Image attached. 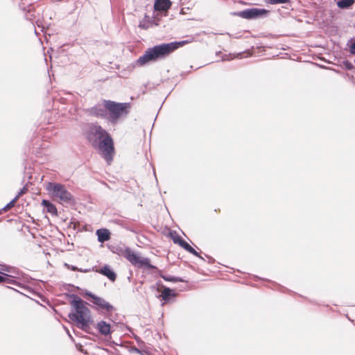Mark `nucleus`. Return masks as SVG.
<instances>
[{
    "label": "nucleus",
    "mask_w": 355,
    "mask_h": 355,
    "mask_svg": "<svg viewBox=\"0 0 355 355\" xmlns=\"http://www.w3.org/2000/svg\"><path fill=\"white\" fill-rule=\"evenodd\" d=\"M175 296L176 293L173 290L166 287L163 289L161 294L162 300L165 302H168L171 297H175Z\"/></svg>",
    "instance_id": "nucleus-16"
},
{
    "label": "nucleus",
    "mask_w": 355,
    "mask_h": 355,
    "mask_svg": "<svg viewBox=\"0 0 355 355\" xmlns=\"http://www.w3.org/2000/svg\"><path fill=\"white\" fill-rule=\"evenodd\" d=\"M106 101L107 100H103L101 103H97L88 109V114L91 116L107 119Z\"/></svg>",
    "instance_id": "nucleus-10"
},
{
    "label": "nucleus",
    "mask_w": 355,
    "mask_h": 355,
    "mask_svg": "<svg viewBox=\"0 0 355 355\" xmlns=\"http://www.w3.org/2000/svg\"><path fill=\"white\" fill-rule=\"evenodd\" d=\"M184 242H185V241L184 239H182L181 241L178 243V245L180 246H182V245H183Z\"/></svg>",
    "instance_id": "nucleus-32"
},
{
    "label": "nucleus",
    "mask_w": 355,
    "mask_h": 355,
    "mask_svg": "<svg viewBox=\"0 0 355 355\" xmlns=\"http://www.w3.org/2000/svg\"><path fill=\"white\" fill-rule=\"evenodd\" d=\"M17 198H14L10 202H8L5 207L2 208V209L0 211V213L3 211H6L12 207H14L15 202L17 201Z\"/></svg>",
    "instance_id": "nucleus-22"
},
{
    "label": "nucleus",
    "mask_w": 355,
    "mask_h": 355,
    "mask_svg": "<svg viewBox=\"0 0 355 355\" xmlns=\"http://www.w3.org/2000/svg\"><path fill=\"white\" fill-rule=\"evenodd\" d=\"M182 239V238L180 236H175L173 238V242L177 244H178L181 241Z\"/></svg>",
    "instance_id": "nucleus-28"
},
{
    "label": "nucleus",
    "mask_w": 355,
    "mask_h": 355,
    "mask_svg": "<svg viewBox=\"0 0 355 355\" xmlns=\"http://www.w3.org/2000/svg\"><path fill=\"white\" fill-rule=\"evenodd\" d=\"M42 205L46 207V211L52 215H57L55 206L47 200H42Z\"/></svg>",
    "instance_id": "nucleus-17"
},
{
    "label": "nucleus",
    "mask_w": 355,
    "mask_h": 355,
    "mask_svg": "<svg viewBox=\"0 0 355 355\" xmlns=\"http://www.w3.org/2000/svg\"><path fill=\"white\" fill-rule=\"evenodd\" d=\"M5 271H7L8 272L11 273L10 275H17L19 277H20V272L19 270H16L15 268H12L11 267L5 266L3 269Z\"/></svg>",
    "instance_id": "nucleus-21"
},
{
    "label": "nucleus",
    "mask_w": 355,
    "mask_h": 355,
    "mask_svg": "<svg viewBox=\"0 0 355 355\" xmlns=\"http://www.w3.org/2000/svg\"><path fill=\"white\" fill-rule=\"evenodd\" d=\"M86 295L91 297V302L94 305L97 310L106 311L107 313L112 312L114 310V306L103 298L95 295L89 292L87 293Z\"/></svg>",
    "instance_id": "nucleus-9"
},
{
    "label": "nucleus",
    "mask_w": 355,
    "mask_h": 355,
    "mask_svg": "<svg viewBox=\"0 0 355 355\" xmlns=\"http://www.w3.org/2000/svg\"><path fill=\"white\" fill-rule=\"evenodd\" d=\"M98 241L101 243L108 241L110 239V233L107 230L99 229L96 231Z\"/></svg>",
    "instance_id": "nucleus-15"
},
{
    "label": "nucleus",
    "mask_w": 355,
    "mask_h": 355,
    "mask_svg": "<svg viewBox=\"0 0 355 355\" xmlns=\"http://www.w3.org/2000/svg\"><path fill=\"white\" fill-rule=\"evenodd\" d=\"M27 187L26 186H24L23 188H21L19 191L18 192V193L17 194V196L15 197V198H17V200L23 194H24L26 191H27Z\"/></svg>",
    "instance_id": "nucleus-24"
},
{
    "label": "nucleus",
    "mask_w": 355,
    "mask_h": 355,
    "mask_svg": "<svg viewBox=\"0 0 355 355\" xmlns=\"http://www.w3.org/2000/svg\"><path fill=\"white\" fill-rule=\"evenodd\" d=\"M139 26L143 29H147L148 28V25L144 21H141Z\"/></svg>",
    "instance_id": "nucleus-27"
},
{
    "label": "nucleus",
    "mask_w": 355,
    "mask_h": 355,
    "mask_svg": "<svg viewBox=\"0 0 355 355\" xmlns=\"http://www.w3.org/2000/svg\"><path fill=\"white\" fill-rule=\"evenodd\" d=\"M96 148L101 151L102 156L108 164L112 161L114 148L113 139L109 133L98 142Z\"/></svg>",
    "instance_id": "nucleus-5"
},
{
    "label": "nucleus",
    "mask_w": 355,
    "mask_h": 355,
    "mask_svg": "<svg viewBox=\"0 0 355 355\" xmlns=\"http://www.w3.org/2000/svg\"><path fill=\"white\" fill-rule=\"evenodd\" d=\"M5 277V281L3 282H6L7 284H10L13 285H16L20 288H24V290H28V288L26 286H22V284L17 282L16 279H19V277L17 275H9L7 274H3Z\"/></svg>",
    "instance_id": "nucleus-14"
},
{
    "label": "nucleus",
    "mask_w": 355,
    "mask_h": 355,
    "mask_svg": "<svg viewBox=\"0 0 355 355\" xmlns=\"http://www.w3.org/2000/svg\"><path fill=\"white\" fill-rule=\"evenodd\" d=\"M87 303L80 297L73 295L71 301V311L68 314L69 318L76 323V326L85 331L91 334V324L93 320L91 316V311L86 306Z\"/></svg>",
    "instance_id": "nucleus-1"
},
{
    "label": "nucleus",
    "mask_w": 355,
    "mask_h": 355,
    "mask_svg": "<svg viewBox=\"0 0 355 355\" xmlns=\"http://www.w3.org/2000/svg\"><path fill=\"white\" fill-rule=\"evenodd\" d=\"M181 247L183 248L185 250L188 251L191 245L185 241Z\"/></svg>",
    "instance_id": "nucleus-30"
},
{
    "label": "nucleus",
    "mask_w": 355,
    "mask_h": 355,
    "mask_svg": "<svg viewBox=\"0 0 355 355\" xmlns=\"http://www.w3.org/2000/svg\"><path fill=\"white\" fill-rule=\"evenodd\" d=\"M64 266L69 268V269H71V270L73 271H80V272H88L90 271V269H82V268H77L76 266H71L69 264H67V263H65Z\"/></svg>",
    "instance_id": "nucleus-20"
},
{
    "label": "nucleus",
    "mask_w": 355,
    "mask_h": 355,
    "mask_svg": "<svg viewBox=\"0 0 355 355\" xmlns=\"http://www.w3.org/2000/svg\"><path fill=\"white\" fill-rule=\"evenodd\" d=\"M187 43V41H181L154 46L152 48L148 49L144 54L137 60L136 62L139 65H144L150 61L164 58Z\"/></svg>",
    "instance_id": "nucleus-2"
},
{
    "label": "nucleus",
    "mask_w": 355,
    "mask_h": 355,
    "mask_svg": "<svg viewBox=\"0 0 355 355\" xmlns=\"http://www.w3.org/2000/svg\"><path fill=\"white\" fill-rule=\"evenodd\" d=\"M98 272L107 277L112 282H114L116 280V275L108 265H105L101 267L99 269Z\"/></svg>",
    "instance_id": "nucleus-13"
},
{
    "label": "nucleus",
    "mask_w": 355,
    "mask_h": 355,
    "mask_svg": "<svg viewBox=\"0 0 355 355\" xmlns=\"http://www.w3.org/2000/svg\"><path fill=\"white\" fill-rule=\"evenodd\" d=\"M96 328L98 331L99 334L103 336L106 337L111 334L110 324L104 320L97 322Z\"/></svg>",
    "instance_id": "nucleus-11"
},
{
    "label": "nucleus",
    "mask_w": 355,
    "mask_h": 355,
    "mask_svg": "<svg viewBox=\"0 0 355 355\" xmlns=\"http://www.w3.org/2000/svg\"><path fill=\"white\" fill-rule=\"evenodd\" d=\"M162 277L167 282H184V280L180 277L170 276V275H162Z\"/></svg>",
    "instance_id": "nucleus-19"
},
{
    "label": "nucleus",
    "mask_w": 355,
    "mask_h": 355,
    "mask_svg": "<svg viewBox=\"0 0 355 355\" xmlns=\"http://www.w3.org/2000/svg\"><path fill=\"white\" fill-rule=\"evenodd\" d=\"M344 65H345V67L348 69V70H351L354 68V65L352 64V63H351L349 61H346L344 62Z\"/></svg>",
    "instance_id": "nucleus-25"
},
{
    "label": "nucleus",
    "mask_w": 355,
    "mask_h": 355,
    "mask_svg": "<svg viewBox=\"0 0 355 355\" xmlns=\"http://www.w3.org/2000/svg\"><path fill=\"white\" fill-rule=\"evenodd\" d=\"M107 109V121L112 125L116 124L121 117L126 116L130 110V103H117L113 101H106Z\"/></svg>",
    "instance_id": "nucleus-3"
},
{
    "label": "nucleus",
    "mask_w": 355,
    "mask_h": 355,
    "mask_svg": "<svg viewBox=\"0 0 355 355\" xmlns=\"http://www.w3.org/2000/svg\"><path fill=\"white\" fill-rule=\"evenodd\" d=\"M135 351H136L137 353H139V354L141 353V351L137 348H135Z\"/></svg>",
    "instance_id": "nucleus-33"
},
{
    "label": "nucleus",
    "mask_w": 355,
    "mask_h": 355,
    "mask_svg": "<svg viewBox=\"0 0 355 355\" xmlns=\"http://www.w3.org/2000/svg\"><path fill=\"white\" fill-rule=\"evenodd\" d=\"M107 133L108 132L101 125L92 123L89 125L86 132V138L94 148H96L98 142H99L105 135H107Z\"/></svg>",
    "instance_id": "nucleus-6"
},
{
    "label": "nucleus",
    "mask_w": 355,
    "mask_h": 355,
    "mask_svg": "<svg viewBox=\"0 0 355 355\" xmlns=\"http://www.w3.org/2000/svg\"><path fill=\"white\" fill-rule=\"evenodd\" d=\"M187 252H190L191 254H192L196 257H200L198 252L195 249H193L191 246L189 248V249L188 250Z\"/></svg>",
    "instance_id": "nucleus-26"
},
{
    "label": "nucleus",
    "mask_w": 355,
    "mask_h": 355,
    "mask_svg": "<svg viewBox=\"0 0 355 355\" xmlns=\"http://www.w3.org/2000/svg\"><path fill=\"white\" fill-rule=\"evenodd\" d=\"M171 6L170 0H156L154 3V9L157 11H166Z\"/></svg>",
    "instance_id": "nucleus-12"
},
{
    "label": "nucleus",
    "mask_w": 355,
    "mask_h": 355,
    "mask_svg": "<svg viewBox=\"0 0 355 355\" xmlns=\"http://www.w3.org/2000/svg\"><path fill=\"white\" fill-rule=\"evenodd\" d=\"M264 1L268 4L275 5L286 3L289 2V0H264Z\"/></svg>",
    "instance_id": "nucleus-23"
},
{
    "label": "nucleus",
    "mask_w": 355,
    "mask_h": 355,
    "mask_svg": "<svg viewBox=\"0 0 355 355\" xmlns=\"http://www.w3.org/2000/svg\"><path fill=\"white\" fill-rule=\"evenodd\" d=\"M269 12L268 10L262 8H252L242 11L234 12V15L243 19H252L261 17Z\"/></svg>",
    "instance_id": "nucleus-8"
},
{
    "label": "nucleus",
    "mask_w": 355,
    "mask_h": 355,
    "mask_svg": "<svg viewBox=\"0 0 355 355\" xmlns=\"http://www.w3.org/2000/svg\"><path fill=\"white\" fill-rule=\"evenodd\" d=\"M354 3V0H338L337 6L340 8H347Z\"/></svg>",
    "instance_id": "nucleus-18"
},
{
    "label": "nucleus",
    "mask_w": 355,
    "mask_h": 355,
    "mask_svg": "<svg viewBox=\"0 0 355 355\" xmlns=\"http://www.w3.org/2000/svg\"><path fill=\"white\" fill-rule=\"evenodd\" d=\"M350 53L355 55V42H353L350 46Z\"/></svg>",
    "instance_id": "nucleus-29"
},
{
    "label": "nucleus",
    "mask_w": 355,
    "mask_h": 355,
    "mask_svg": "<svg viewBox=\"0 0 355 355\" xmlns=\"http://www.w3.org/2000/svg\"><path fill=\"white\" fill-rule=\"evenodd\" d=\"M47 190L51 192L53 196L58 198L64 202H70L72 199V195L62 184L49 182L47 186Z\"/></svg>",
    "instance_id": "nucleus-7"
},
{
    "label": "nucleus",
    "mask_w": 355,
    "mask_h": 355,
    "mask_svg": "<svg viewBox=\"0 0 355 355\" xmlns=\"http://www.w3.org/2000/svg\"><path fill=\"white\" fill-rule=\"evenodd\" d=\"M5 281V277L0 275V283L3 282Z\"/></svg>",
    "instance_id": "nucleus-31"
},
{
    "label": "nucleus",
    "mask_w": 355,
    "mask_h": 355,
    "mask_svg": "<svg viewBox=\"0 0 355 355\" xmlns=\"http://www.w3.org/2000/svg\"><path fill=\"white\" fill-rule=\"evenodd\" d=\"M121 254L128 261L137 268H144L145 269H155L156 267L150 263V259L147 257L141 258L137 254L135 253L130 248L125 247L121 249Z\"/></svg>",
    "instance_id": "nucleus-4"
}]
</instances>
